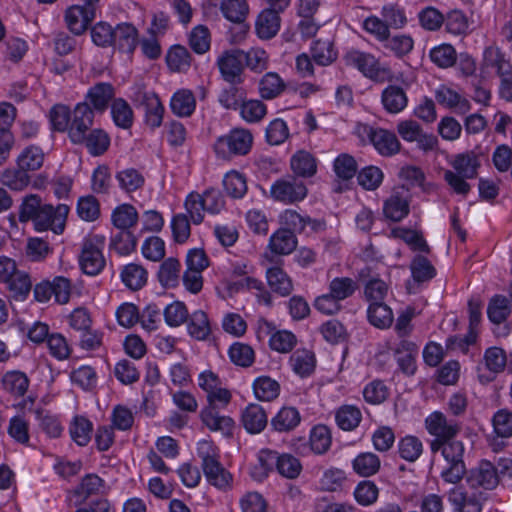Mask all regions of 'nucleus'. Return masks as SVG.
I'll return each mask as SVG.
<instances>
[{
  "instance_id": "680f3d73",
  "label": "nucleus",
  "mask_w": 512,
  "mask_h": 512,
  "mask_svg": "<svg viewBox=\"0 0 512 512\" xmlns=\"http://www.w3.org/2000/svg\"><path fill=\"white\" fill-rule=\"evenodd\" d=\"M111 114L115 124L121 128L127 129L133 123V112L129 104L119 98L113 101Z\"/></svg>"
},
{
  "instance_id": "a19ab883",
  "label": "nucleus",
  "mask_w": 512,
  "mask_h": 512,
  "mask_svg": "<svg viewBox=\"0 0 512 512\" xmlns=\"http://www.w3.org/2000/svg\"><path fill=\"white\" fill-rule=\"evenodd\" d=\"M195 106L193 93L186 89L177 91L170 102L172 112L180 117L190 116L194 112Z\"/></svg>"
},
{
  "instance_id": "f03ea898",
  "label": "nucleus",
  "mask_w": 512,
  "mask_h": 512,
  "mask_svg": "<svg viewBox=\"0 0 512 512\" xmlns=\"http://www.w3.org/2000/svg\"><path fill=\"white\" fill-rule=\"evenodd\" d=\"M198 455L202 459V469L207 481L218 489L224 490L230 487L232 476L219 462L210 442L202 441L199 443Z\"/></svg>"
},
{
  "instance_id": "5fc2aeb1",
  "label": "nucleus",
  "mask_w": 512,
  "mask_h": 512,
  "mask_svg": "<svg viewBox=\"0 0 512 512\" xmlns=\"http://www.w3.org/2000/svg\"><path fill=\"white\" fill-rule=\"evenodd\" d=\"M412 277L415 282L422 283L427 282L434 278L436 270L431 262L422 255L414 257L410 264Z\"/></svg>"
},
{
  "instance_id": "ea45409f",
  "label": "nucleus",
  "mask_w": 512,
  "mask_h": 512,
  "mask_svg": "<svg viewBox=\"0 0 512 512\" xmlns=\"http://www.w3.org/2000/svg\"><path fill=\"white\" fill-rule=\"evenodd\" d=\"M79 144L85 145L91 155L99 156L107 151L110 138L103 130L93 129L84 133V140Z\"/></svg>"
},
{
  "instance_id": "b1692460",
  "label": "nucleus",
  "mask_w": 512,
  "mask_h": 512,
  "mask_svg": "<svg viewBox=\"0 0 512 512\" xmlns=\"http://www.w3.org/2000/svg\"><path fill=\"white\" fill-rule=\"evenodd\" d=\"M113 44L112 46L118 47L119 50L131 54L137 45V30L128 23L118 24L113 29Z\"/></svg>"
},
{
  "instance_id": "f704fd0d",
  "label": "nucleus",
  "mask_w": 512,
  "mask_h": 512,
  "mask_svg": "<svg viewBox=\"0 0 512 512\" xmlns=\"http://www.w3.org/2000/svg\"><path fill=\"white\" fill-rule=\"evenodd\" d=\"M367 317L370 324L379 329L389 328L393 322V312L383 301L370 303Z\"/></svg>"
},
{
  "instance_id": "3c124183",
  "label": "nucleus",
  "mask_w": 512,
  "mask_h": 512,
  "mask_svg": "<svg viewBox=\"0 0 512 512\" xmlns=\"http://www.w3.org/2000/svg\"><path fill=\"white\" fill-rule=\"evenodd\" d=\"M361 418V411L352 405L340 407L335 415L337 425L345 431L354 430L359 425Z\"/></svg>"
},
{
  "instance_id": "8fccbe9b",
  "label": "nucleus",
  "mask_w": 512,
  "mask_h": 512,
  "mask_svg": "<svg viewBox=\"0 0 512 512\" xmlns=\"http://www.w3.org/2000/svg\"><path fill=\"white\" fill-rule=\"evenodd\" d=\"M511 313L508 299L502 295H495L491 298L487 307V316L494 324L504 322Z\"/></svg>"
},
{
  "instance_id": "c756f323",
  "label": "nucleus",
  "mask_w": 512,
  "mask_h": 512,
  "mask_svg": "<svg viewBox=\"0 0 512 512\" xmlns=\"http://www.w3.org/2000/svg\"><path fill=\"white\" fill-rule=\"evenodd\" d=\"M384 214L392 221L398 222L409 213V201L400 192H394L384 203Z\"/></svg>"
},
{
  "instance_id": "c03bdc74",
  "label": "nucleus",
  "mask_w": 512,
  "mask_h": 512,
  "mask_svg": "<svg viewBox=\"0 0 512 512\" xmlns=\"http://www.w3.org/2000/svg\"><path fill=\"white\" fill-rule=\"evenodd\" d=\"M45 154L43 150L35 145L26 147L18 156V167L29 171L40 169L44 163Z\"/></svg>"
},
{
  "instance_id": "6e6552de",
  "label": "nucleus",
  "mask_w": 512,
  "mask_h": 512,
  "mask_svg": "<svg viewBox=\"0 0 512 512\" xmlns=\"http://www.w3.org/2000/svg\"><path fill=\"white\" fill-rule=\"evenodd\" d=\"M359 134L366 135L375 149L383 156H392L399 152L401 144L395 133L385 129H373L368 125H358Z\"/></svg>"
},
{
  "instance_id": "09e8293b",
  "label": "nucleus",
  "mask_w": 512,
  "mask_h": 512,
  "mask_svg": "<svg viewBox=\"0 0 512 512\" xmlns=\"http://www.w3.org/2000/svg\"><path fill=\"white\" fill-rule=\"evenodd\" d=\"M380 464V459L376 454L364 452L353 460V469L360 476L369 477L379 471Z\"/></svg>"
},
{
  "instance_id": "0eeeda50",
  "label": "nucleus",
  "mask_w": 512,
  "mask_h": 512,
  "mask_svg": "<svg viewBox=\"0 0 512 512\" xmlns=\"http://www.w3.org/2000/svg\"><path fill=\"white\" fill-rule=\"evenodd\" d=\"M69 212V207L60 204L54 208L50 204H42L37 215L33 219L35 229L45 231L52 229L55 233H61L64 230V221Z\"/></svg>"
},
{
  "instance_id": "2eb2a0df",
  "label": "nucleus",
  "mask_w": 512,
  "mask_h": 512,
  "mask_svg": "<svg viewBox=\"0 0 512 512\" xmlns=\"http://www.w3.org/2000/svg\"><path fill=\"white\" fill-rule=\"evenodd\" d=\"M200 416L210 431L219 432L225 437L232 436L235 422L231 417L220 415L214 407L203 409Z\"/></svg>"
},
{
  "instance_id": "774afa93",
  "label": "nucleus",
  "mask_w": 512,
  "mask_h": 512,
  "mask_svg": "<svg viewBox=\"0 0 512 512\" xmlns=\"http://www.w3.org/2000/svg\"><path fill=\"white\" fill-rule=\"evenodd\" d=\"M71 438L80 446H85L91 439L92 424L84 417H75L70 426Z\"/></svg>"
},
{
  "instance_id": "c9c22d12",
  "label": "nucleus",
  "mask_w": 512,
  "mask_h": 512,
  "mask_svg": "<svg viewBox=\"0 0 512 512\" xmlns=\"http://www.w3.org/2000/svg\"><path fill=\"white\" fill-rule=\"evenodd\" d=\"M115 179L121 190L132 193L141 189L145 184L144 175L135 168H125L118 171Z\"/></svg>"
},
{
  "instance_id": "ddd939ff",
  "label": "nucleus",
  "mask_w": 512,
  "mask_h": 512,
  "mask_svg": "<svg viewBox=\"0 0 512 512\" xmlns=\"http://www.w3.org/2000/svg\"><path fill=\"white\" fill-rule=\"evenodd\" d=\"M95 17L93 8L82 5H72L65 12L66 25L74 35H82Z\"/></svg>"
},
{
  "instance_id": "7c9ffc66",
  "label": "nucleus",
  "mask_w": 512,
  "mask_h": 512,
  "mask_svg": "<svg viewBox=\"0 0 512 512\" xmlns=\"http://www.w3.org/2000/svg\"><path fill=\"white\" fill-rule=\"evenodd\" d=\"M104 487V481L96 474L85 475L74 490L79 504L85 503L90 497L98 495Z\"/></svg>"
},
{
  "instance_id": "7ed1b4c3",
  "label": "nucleus",
  "mask_w": 512,
  "mask_h": 512,
  "mask_svg": "<svg viewBox=\"0 0 512 512\" xmlns=\"http://www.w3.org/2000/svg\"><path fill=\"white\" fill-rule=\"evenodd\" d=\"M252 134L245 129H234L229 134L219 137L214 144L218 157L229 159L234 155H246L252 147Z\"/></svg>"
},
{
  "instance_id": "4c0bfd02",
  "label": "nucleus",
  "mask_w": 512,
  "mask_h": 512,
  "mask_svg": "<svg viewBox=\"0 0 512 512\" xmlns=\"http://www.w3.org/2000/svg\"><path fill=\"white\" fill-rule=\"evenodd\" d=\"M137 221V210L130 204L119 205L112 211L111 222L119 230H129Z\"/></svg>"
},
{
  "instance_id": "4d7b16f0",
  "label": "nucleus",
  "mask_w": 512,
  "mask_h": 512,
  "mask_svg": "<svg viewBox=\"0 0 512 512\" xmlns=\"http://www.w3.org/2000/svg\"><path fill=\"white\" fill-rule=\"evenodd\" d=\"M400 457L409 462H415L423 452V444L416 436H405L398 443Z\"/></svg>"
},
{
  "instance_id": "0e129e2a",
  "label": "nucleus",
  "mask_w": 512,
  "mask_h": 512,
  "mask_svg": "<svg viewBox=\"0 0 512 512\" xmlns=\"http://www.w3.org/2000/svg\"><path fill=\"white\" fill-rule=\"evenodd\" d=\"M77 213L84 221L97 220L100 216L99 201L92 195L80 197L77 203Z\"/></svg>"
},
{
  "instance_id": "a18cd8bd",
  "label": "nucleus",
  "mask_w": 512,
  "mask_h": 512,
  "mask_svg": "<svg viewBox=\"0 0 512 512\" xmlns=\"http://www.w3.org/2000/svg\"><path fill=\"white\" fill-rule=\"evenodd\" d=\"M220 9L223 16L234 23L244 22L249 12L246 0H221Z\"/></svg>"
},
{
  "instance_id": "20e7f679",
  "label": "nucleus",
  "mask_w": 512,
  "mask_h": 512,
  "mask_svg": "<svg viewBox=\"0 0 512 512\" xmlns=\"http://www.w3.org/2000/svg\"><path fill=\"white\" fill-rule=\"evenodd\" d=\"M104 243L105 237L102 235H93L84 240L79 263L85 274L94 276L104 268L105 259L102 254Z\"/></svg>"
},
{
  "instance_id": "052dcab7",
  "label": "nucleus",
  "mask_w": 512,
  "mask_h": 512,
  "mask_svg": "<svg viewBox=\"0 0 512 512\" xmlns=\"http://www.w3.org/2000/svg\"><path fill=\"white\" fill-rule=\"evenodd\" d=\"M384 48L390 50L395 56L402 58L408 55L413 47L414 40L411 36L401 34L393 37L388 36L384 42Z\"/></svg>"
},
{
  "instance_id": "bf43d9fd",
  "label": "nucleus",
  "mask_w": 512,
  "mask_h": 512,
  "mask_svg": "<svg viewBox=\"0 0 512 512\" xmlns=\"http://www.w3.org/2000/svg\"><path fill=\"white\" fill-rule=\"evenodd\" d=\"M310 446L316 454L328 451L331 446V433L326 425H317L311 430Z\"/></svg>"
},
{
  "instance_id": "dca6fc26",
  "label": "nucleus",
  "mask_w": 512,
  "mask_h": 512,
  "mask_svg": "<svg viewBox=\"0 0 512 512\" xmlns=\"http://www.w3.org/2000/svg\"><path fill=\"white\" fill-rule=\"evenodd\" d=\"M395 354L399 369L408 376L413 375L417 369L418 346L410 340L402 339L395 349Z\"/></svg>"
},
{
  "instance_id": "9b49d317",
  "label": "nucleus",
  "mask_w": 512,
  "mask_h": 512,
  "mask_svg": "<svg viewBox=\"0 0 512 512\" xmlns=\"http://www.w3.org/2000/svg\"><path fill=\"white\" fill-rule=\"evenodd\" d=\"M93 119L94 111L87 102L76 105L68 129V136L73 143H80L84 140V133L91 130Z\"/></svg>"
},
{
  "instance_id": "49530a36",
  "label": "nucleus",
  "mask_w": 512,
  "mask_h": 512,
  "mask_svg": "<svg viewBox=\"0 0 512 512\" xmlns=\"http://www.w3.org/2000/svg\"><path fill=\"white\" fill-rule=\"evenodd\" d=\"M181 264L173 257L166 259L159 268L158 280L162 286L172 288L178 285Z\"/></svg>"
},
{
  "instance_id": "e433bc0d",
  "label": "nucleus",
  "mask_w": 512,
  "mask_h": 512,
  "mask_svg": "<svg viewBox=\"0 0 512 512\" xmlns=\"http://www.w3.org/2000/svg\"><path fill=\"white\" fill-rule=\"evenodd\" d=\"M280 29V16L263 10L256 21V32L261 39L273 38Z\"/></svg>"
},
{
  "instance_id": "473e14b6",
  "label": "nucleus",
  "mask_w": 512,
  "mask_h": 512,
  "mask_svg": "<svg viewBox=\"0 0 512 512\" xmlns=\"http://www.w3.org/2000/svg\"><path fill=\"white\" fill-rule=\"evenodd\" d=\"M291 169L300 177H312L317 172V163L314 156L305 150L297 151L290 160Z\"/></svg>"
},
{
  "instance_id": "e2e57ef3",
  "label": "nucleus",
  "mask_w": 512,
  "mask_h": 512,
  "mask_svg": "<svg viewBox=\"0 0 512 512\" xmlns=\"http://www.w3.org/2000/svg\"><path fill=\"white\" fill-rule=\"evenodd\" d=\"M429 56L431 61L440 68L453 66L457 58L456 51L450 44H442L434 47L430 51Z\"/></svg>"
},
{
  "instance_id": "603ef678",
  "label": "nucleus",
  "mask_w": 512,
  "mask_h": 512,
  "mask_svg": "<svg viewBox=\"0 0 512 512\" xmlns=\"http://www.w3.org/2000/svg\"><path fill=\"white\" fill-rule=\"evenodd\" d=\"M211 332L206 313L202 310L193 312L188 322V333L197 340H205Z\"/></svg>"
},
{
  "instance_id": "bb28decb",
  "label": "nucleus",
  "mask_w": 512,
  "mask_h": 512,
  "mask_svg": "<svg viewBox=\"0 0 512 512\" xmlns=\"http://www.w3.org/2000/svg\"><path fill=\"white\" fill-rule=\"evenodd\" d=\"M29 383L27 375L19 370L8 371L1 379L3 389L15 398L25 395L28 390Z\"/></svg>"
},
{
  "instance_id": "4be33fe9",
  "label": "nucleus",
  "mask_w": 512,
  "mask_h": 512,
  "mask_svg": "<svg viewBox=\"0 0 512 512\" xmlns=\"http://www.w3.org/2000/svg\"><path fill=\"white\" fill-rule=\"evenodd\" d=\"M430 449L432 453L441 451L446 463H464L463 457L465 448L464 444L459 440H455L454 438L444 442L432 440L430 442Z\"/></svg>"
},
{
  "instance_id": "1a4fd4ad",
  "label": "nucleus",
  "mask_w": 512,
  "mask_h": 512,
  "mask_svg": "<svg viewBox=\"0 0 512 512\" xmlns=\"http://www.w3.org/2000/svg\"><path fill=\"white\" fill-rule=\"evenodd\" d=\"M425 427L428 433L435 437L433 440H439V442L455 438L461 430V425L458 421L448 419L440 411H435L427 416Z\"/></svg>"
},
{
  "instance_id": "412c9836",
  "label": "nucleus",
  "mask_w": 512,
  "mask_h": 512,
  "mask_svg": "<svg viewBox=\"0 0 512 512\" xmlns=\"http://www.w3.org/2000/svg\"><path fill=\"white\" fill-rule=\"evenodd\" d=\"M114 87L107 82H99L92 86L86 95V101L95 111L103 112L114 97Z\"/></svg>"
},
{
  "instance_id": "69168bd1",
  "label": "nucleus",
  "mask_w": 512,
  "mask_h": 512,
  "mask_svg": "<svg viewBox=\"0 0 512 512\" xmlns=\"http://www.w3.org/2000/svg\"><path fill=\"white\" fill-rule=\"evenodd\" d=\"M137 240L129 230H119L111 238L110 247L119 255H128L136 248Z\"/></svg>"
},
{
  "instance_id": "39448f33",
  "label": "nucleus",
  "mask_w": 512,
  "mask_h": 512,
  "mask_svg": "<svg viewBox=\"0 0 512 512\" xmlns=\"http://www.w3.org/2000/svg\"><path fill=\"white\" fill-rule=\"evenodd\" d=\"M270 196L284 204H294L307 196L305 184L293 176L276 180L270 187Z\"/></svg>"
},
{
  "instance_id": "aec40b11",
  "label": "nucleus",
  "mask_w": 512,
  "mask_h": 512,
  "mask_svg": "<svg viewBox=\"0 0 512 512\" xmlns=\"http://www.w3.org/2000/svg\"><path fill=\"white\" fill-rule=\"evenodd\" d=\"M381 103L390 114L403 111L408 104V97L404 89L398 85H388L381 94Z\"/></svg>"
},
{
  "instance_id": "72a5a7b5",
  "label": "nucleus",
  "mask_w": 512,
  "mask_h": 512,
  "mask_svg": "<svg viewBox=\"0 0 512 512\" xmlns=\"http://www.w3.org/2000/svg\"><path fill=\"white\" fill-rule=\"evenodd\" d=\"M286 88L283 79L275 72H267L259 81L258 90L261 98L271 100L278 97Z\"/></svg>"
},
{
  "instance_id": "58836bf2",
  "label": "nucleus",
  "mask_w": 512,
  "mask_h": 512,
  "mask_svg": "<svg viewBox=\"0 0 512 512\" xmlns=\"http://www.w3.org/2000/svg\"><path fill=\"white\" fill-rule=\"evenodd\" d=\"M121 280L128 289L137 291L146 284L147 271L141 265L130 263L123 267Z\"/></svg>"
},
{
  "instance_id": "423d86ee",
  "label": "nucleus",
  "mask_w": 512,
  "mask_h": 512,
  "mask_svg": "<svg viewBox=\"0 0 512 512\" xmlns=\"http://www.w3.org/2000/svg\"><path fill=\"white\" fill-rule=\"evenodd\" d=\"M244 57L245 52L240 49L226 50L218 57L217 66L222 78L226 82L232 85L243 82Z\"/></svg>"
},
{
  "instance_id": "6e6d98bb",
  "label": "nucleus",
  "mask_w": 512,
  "mask_h": 512,
  "mask_svg": "<svg viewBox=\"0 0 512 512\" xmlns=\"http://www.w3.org/2000/svg\"><path fill=\"white\" fill-rule=\"evenodd\" d=\"M0 181L12 190L21 191L30 183V176L26 170L18 167L5 170L1 174Z\"/></svg>"
},
{
  "instance_id": "5701e85b",
  "label": "nucleus",
  "mask_w": 512,
  "mask_h": 512,
  "mask_svg": "<svg viewBox=\"0 0 512 512\" xmlns=\"http://www.w3.org/2000/svg\"><path fill=\"white\" fill-rule=\"evenodd\" d=\"M267 421V414L259 404H249L242 412V424L251 434L264 430Z\"/></svg>"
},
{
  "instance_id": "9d476101",
  "label": "nucleus",
  "mask_w": 512,
  "mask_h": 512,
  "mask_svg": "<svg viewBox=\"0 0 512 512\" xmlns=\"http://www.w3.org/2000/svg\"><path fill=\"white\" fill-rule=\"evenodd\" d=\"M481 303L476 299H470L468 302L469 311V332L464 337H450L447 339L448 349L460 350L463 353L468 351V347L476 342V328L481 321Z\"/></svg>"
},
{
  "instance_id": "37998d69",
  "label": "nucleus",
  "mask_w": 512,
  "mask_h": 512,
  "mask_svg": "<svg viewBox=\"0 0 512 512\" xmlns=\"http://www.w3.org/2000/svg\"><path fill=\"white\" fill-rule=\"evenodd\" d=\"M253 391L257 399L269 402L279 396L280 385L269 376H260L253 382Z\"/></svg>"
},
{
  "instance_id": "f257e3e1",
  "label": "nucleus",
  "mask_w": 512,
  "mask_h": 512,
  "mask_svg": "<svg viewBox=\"0 0 512 512\" xmlns=\"http://www.w3.org/2000/svg\"><path fill=\"white\" fill-rule=\"evenodd\" d=\"M480 165L479 158L473 152L457 154L451 162L453 170L444 172V180L454 193L466 197L471 190L467 180L477 177Z\"/></svg>"
},
{
  "instance_id": "79ce46f5",
  "label": "nucleus",
  "mask_w": 512,
  "mask_h": 512,
  "mask_svg": "<svg viewBox=\"0 0 512 512\" xmlns=\"http://www.w3.org/2000/svg\"><path fill=\"white\" fill-rule=\"evenodd\" d=\"M299 411L294 407H283L271 420L272 427L279 432L293 430L300 423Z\"/></svg>"
},
{
  "instance_id": "a211bd4d",
  "label": "nucleus",
  "mask_w": 512,
  "mask_h": 512,
  "mask_svg": "<svg viewBox=\"0 0 512 512\" xmlns=\"http://www.w3.org/2000/svg\"><path fill=\"white\" fill-rule=\"evenodd\" d=\"M140 106L145 113L147 125L154 129L162 124L164 107L155 93H143L141 95Z\"/></svg>"
},
{
  "instance_id": "de8ad7c7",
  "label": "nucleus",
  "mask_w": 512,
  "mask_h": 512,
  "mask_svg": "<svg viewBox=\"0 0 512 512\" xmlns=\"http://www.w3.org/2000/svg\"><path fill=\"white\" fill-rule=\"evenodd\" d=\"M484 362L489 373L492 374V376L486 378L489 381L505 369L507 356L502 348L490 347L484 353Z\"/></svg>"
},
{
  "instance_id": "6ab92c4d",
  "label": "nucleus",
  "mask_w": 512,
  "mask_h": 512,
  "mask_svg": "<svg viewBox=\"0 0 512 512\" xmlns=\"http://www.w3.org/2000/svg\"><path fill=\"white\" fill-rule=\"evenodd\" d=\"M297 243L291 230L279 228L270 236L268 249L275 255H289L296 249Z\"/></svg>"
},
{
  "instance_id": "f3484780",
  "label": "nucleus",
  "mask_w": 512,
  "mask_h": 512,
  "mask_svg": "<svg viewBox=\"0 0 512 512\" xmlns=\"http://www.w3.org/2000/svg\"><path fill=\"white\" fill-rule=\"evenodd\" d=\"M448 500L457 512H481V499L475 494L468 495L462 486H455L448 492Z\"/></svg>"
},
{
  "instance_id": "338daca9",
  "label": "nucleus",
  "mask_w": 512,
  "mask_h": 512,
  "mask_svg": "<svg viewBox=\"0 0 512 512\" xmlns=\"http://www.w3.org/2000/svg\"><path fill=\"white\" fill-rule=\"evenodd\" d=\"M231 361L241 367H250L255 359V353L251 346L243 343H234L229 349Z\"/></svg>"
},
{
  "instance_id": "2f4dec72",
  "label": "nucleus",
  "mask_w": 512,
  "mask_h": 512,
  "mask_svg": "<svg viewBox=\"0 0 512 512\" xmlns=\"http://www.w3.org/2000/svg\"><path fill=\"white\" fill-rule=\"evenodd\" d=\"M266 278L271 290L281 296H287L293 290L291 278L278 266L267 269Z\"/></svg>"
},
{
  "instance_id": "a878e982",
  "label": "nucleus",
  "mask_w": 512,
  "mask_h": 512,
  "mask_svg": "<svg viewBox=\"0 0 512 512\" xmlns=\"http://www.w3.org/2000/svg\"><path fill=\"white\" fill-rule=\"evenodd\" d=\"M9 296L15 301H24L32 290V281L29 274L19 270L6 283Z\"/></svg>"
},
{
  "instance_id": "c85d7f7f",
  "label": "nucleus",
  "mask_w": 512,
  "mask_h": 512,
  "mask_svg": "<svg viewBox=\"0 0 512 512\" xmlns=\"http://www.w3.org/2000/svg\"><path fill=\"white\" fill-rule=\"evenodd\" d=\"M484 64L486 67L494 69L500 79L510 77L512 74V64L505 58V54L499 48L489 47L485 49Z\"/></svg>"
},
{
  "instance_id": "4468645a",
  "label": "nucleus",
  "mask_w": 512,
  "mask_h": 512,
  "mask_svg": "<svg viewBox=\"0 0 512 512\" xmlns=\"http://www.w3.org/2000/svg\"><path fill=\"white\" fill-rule=\"evenodd\" d=\"M346 64L357 68L364 76L374 79L379 76V61L369 53L351 50L345 56Z\"/></svg>"
},
{
  "instance_id": "cd10ccee",
  "label": "nucleus",
  "mask_w": 512,
  "mask_h": 512,
  "mask_svg": "<svg viewBox=\"0 0 512 512\" xmlns=\"http://www.w3.org/2000/svg\"><path fill=\"white\" fill-rule=\"evenodd\" d=\"M280 455L270 449H262L258 453V463L251 469V476L256 481H263L270 472L277 468Z\"/></svg>"
},
{
  "instance_id": "864d4df0",
  "label": "nucleus",
  "mask_w": 512,
  "mask_h": 512,
  "mask_svg": "<svg viewBox=\"0 0 512 512\" xmlns=\"http://www.w3.org/2000/svg\"><path fill=\"white\" fill-rule=\"evenodd\" d=\"M166 62L172 71L182 72L190 67L191 56L184 46L175 45L168 51Z\"/></svg>"
},
{
  "instance_id": "13d9d810",
  "label": "nucleus",
  "mask_w": 512,
  "mask_h": 512,
  "mask_svg": "<svg viewBox=\"0 0 512 512\" xmlns=\"http://www.w3.org/2000/svg\"><path fill=\"white\" fill-rule=\"evenodd\" d=\"M223 185L226 193L233 198H242L247 192L246 178L237 171L227 173Z\"/></svg>"
},
{
  "instance_id": "f8f14e48",
  "label": "nucleus",
  "mask_w": 512,
  "mask_h": 512,
  "mask_svg": "<svg viewBox=\"0 0 512 512\" xmlns=\"http://www.w3.org/2000/svg\"><path fill=\"white\" fill-rule=\"evenodd\" d=\"M466 482L471 489L493 490L499 484L496 476L494 464L487 460H482L472 468L466 476Z\"/></svg>"
},
{
  "instance_id": "393cba45",
  "label": "nucleus",
  "mask_w": 512,
  "mask_h": 512,
  "mask_svg": "<svg viewBox=\"0 0 512 512\" xmlns=\"http://www.w3.org/2000/svg\"><path fill=\"white\" fill-rule=\"evenodd\" d=\"M289 364L293 372L302 378L310 376L316 367V358L312 351L298 349L290 356Z\"/></svg>"
}]
</instances>
